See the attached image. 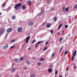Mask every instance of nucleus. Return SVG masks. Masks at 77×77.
<instances>
[{
    "label": "nucleus",
    "mask_w": 77,
    "mask_h": 77,
    "mask_svg": "<svg viewBox=\"0 0 77 77\" xmlns=\"http://www.w3.org/2000/svg\"><path fill=\"white\" fill-rule=\"evenodd\" d=\"M38 44H39L38 42L37 44H36L35 45H38Z\"/></svg>",
    "instance_id": "864d4df0"
},
{
    "label": "nucleus",
    "mask_w": 77,
    "mask_h": 77,
    "mask_svg": "<svg viewBox=\"0 0 77 77\" xmlns=\"http://www.w3.org/2000/svg\"><path fill=\"white\" fill-rule=\"evenodd\" d=\"M54 8H52L51 10V11H54Z\"/></svg>",
    "instance_id": "79ce46f5"
},
{
    "label": "nucleus",
    "mask_w": 77,
    "mask_h": 77,
    "mask_svg": "<svg viewBox=\"0 0 77 77\" xmlns=\"http://www.w3.org/2000/svg\"><path fill=\"white\" fill-rule=\"evenodd\" d=\"M51 32L52 34H53V30L52 29L51 30Z\"/></svg>",
    "instance_id": "f704fd0d"
},
{
    "label": "nucleus",
    "mask_w": 77,
    "mask_h": 77,
    "mask_svg": "<svg viewBox=\"0 0 77 77\" xmlns=\"http://www.w3.org/2000/svg\"><path fill=\"white\" fill-rule=\"evenodd\" d=\"M73 8H76V9H77V5H76L75 6H74V7H73Z\"/></svg>",
    "instance_id": "c85d7f7f"
},
{
    "label": "nucleus",
    "mask_w": 77,
    "mask_h": 77,
    "mask_svg": "<svg viewBox=\"0 0 77 77\" xmlns=\"http://www.w3.org/2000/svg\"><path fill=\"white\" fill-rule=\"evenodd\" d=\"M69 10V9H68V8H66V11H68Z\"/></svg>",
    "instance_id": "4c0bfd02"
},
{
    "label": "nucleus",
    "mask_w": 77,
    "mask_h": 77,
    "mask_svg": "<svg viewBox=\"0 0 77 77\" xmlns=\"http://www.w3.org/2000/svg\"><path fill=\"white\" fill-rule=\"evenodd\" d=\"M55 52H53L52 54L51 57H54L55 56Z\"/></svg>",
    "instance_id": "ddd939ff"
},
{
    "label": "nucleus",
    "mask_w": 77,
    "mask_h": 77,
    "mask_svg": "<svg viewBox=\"0 0 77 77\" xmlns=\"http://www.w3.org/2000/svg\"><path fill=\"white\" fill-rule=\"evenodd\" d=\"M37 47V45H36L35 46V48H36Z\"/></svg>",
    "instance_id": "5fc2aeb1"
},
{
    "label": "nucleus",
    "mask_w": 77,
    "mask_h": 77,
    "mask_svg": "<svg viewBox=\"0 0 77 77\" xmlns=\"http://www.w3.org/2000/svg\"><path fill=\"white\" fill-rule=\"evenodd\" d=\"M37 65L38 66H41V63L40 62H38L37 63Z\"/></svg>",
    "instance_id": "4be33fe9"
},
{
    "label": "nucleus",
    "mask_w": 77,
    "mask_h": 77,
    "mask_svg": "<svg viewBox=\"0 0 77 77\" xmlns=\"http://www.w3.org/2000/svg\"><path fill=\"white\" fill-rule=\"evenodd\" d=\"M2 13H0V15H2Z\"/></svg>",
    "instance_id": "6e6d98bb"
},
{
    "label": "nucleus",
    "mask_w": 77,
    "mask_h": 77,
    "mask_svg": "<svg viewBox=\"0 0 77 77\" xmlns=\"http://www.w3.org/2000/svg\"><path fill=\"white\" fill-rule=\"evenodd\" d=\"M60 33V32H58L57 33V35H59V34Z\"/></svg>",
    "instance_id": "09e8293b"
},
{
    "label": "nucleus",
    "mask_w": 77,
    "mask_h": 77,
    "mask_svg": "<svg viewBox=\"0 0 77 77\" xmlns=\"http://www.w3.org/2000/svg\"><path fill=\"white\" fill-rule=\"evenodd\" d=\"M38 42V44H40V43H41L42 42H43V41H40V42Z\"/></svg>",
    "instance_id": "58836bf2"
},
{
    "label": "nucleus",
    "mask_w": 77,
    "mask_h": 77,
    "mask_svg": "<svg viewBox=\"0 0 77 77\" xmlns=\"http://www.w3.org/2000/svg\"><path fill=\"white\" fill-rule=\"evenodd\" d=\"M19 1H21L22 0H19Z\"/></svg>",
    "instance_id": "680f3d73"
},
{
    "label": "nucleus",
    "mask_w": 77,
    "mask_h": 77,
    "mask_svg": "<svg viewBox=\"0 0 77 77\" xmlns=\"http://www.w3.org/2000/svg\"><path fill=\"white\" fill-rule=\"evenodd\" d=\"M26 63H27L28 65H29L30 64V61H29L28 60H26Z\"/></svg>",
    "instance_id": "4468645a"
},
{
    "label": "nucleus",
    "mask_w": 77,
    "mask_h": 77,
    "mask_svg": "<svg viewBox=\"0 0 77 77\" xmlns=\"http://www.w3.org/2000/svg\"><path fill=\"white\" fill-rule=\"evenodd\" d=\"M30 38V36L27 37L26 38V40H29Z\"/></svg>",
    "instance_id": "a211bd4d"
},
{
    "label": "nucleus",
    "mask_w": 77,
    "mask_h": 77,
    "mask_svg": "<svg viewBox=\"0 0 77 77\" xmlns=\"http://www.w3.org/2000/svg\"><path fill=\"white\" fill-rule=\"evenodd\" d=\"M33 59L34 60V59H35V58L33 57Z\"/></svg>",
    "instance_id": "13d9d810"
},
{
    "label": "nucleus",
    "mask_w": 77,
    "mask_h": 77,
    "mask_svg": "<svg viewBox=\"0 0 77 77\" xmlns=\"http://www.w3.org/2000/svg\"><path fill=\"white\" fill-rule=\"evenodd\" d=\"M64 32V31H63V30H62V34L63 35V33Z\"/></svg>",
    "instance_id": "a18cd8bd"
},
{
    "label": "nucleus",
    "mask_w": 77,
    "mask_h": 77,
    "mask_svg": "<svg viewBox=\"0 0 77 77\" xmlns=\"http://www.w3.org/2000/svg\"><path fill=\"white\" fill-rule=\"evenodd\" d=\"M59 77H62V75H60Z\"/></svg>",
    "instance_id": "3c124183"
},
{
    "label": "nucleus",
    "mask_w": 77,
    "mask_h": 77,
    "mask_svg": "<svg viewBox=\"0 0 77 77\" xmlns=\"http://www.w3.org/2000/svg\"><path fill=\"white\" fill-rule=\"evenodd\" d=\"M21 6V4L20 3H19L18 4H16L14 7V8L15 9H18V7H20Z\"/></svg>",
    "instance_id": "7ed1b4c3"
},
{
    "label": "nucleus",
    "mask_w": 77,
    "mask_h": 77,
    "mask_svg": "<svg viewBox=\"0 0 77 77\" xmlns=\"http://www.w3.org/2000/svg\"><path fill=\"white\" fill-rule=\"evenodd\" d=\"M8 45H5V46H4V47H3V48L4 49H6L7 48H8Z\"/></svg>",
    "instance_id": "1a4fd4ad"
},
{
    "label": "nucleus",
    "mask_w": 77,
    "mask_h": 77,
    "mask_svg": "<svg viewBox=\"0 0 77 77\" xmlns=\"http://www.w3.org/2000/svg\"><path fill=\"white\" fill-rule=\"evenodd\" d=\"M45 24V23H44L42 24V26H44Z\"/></svg>",
    "instance_id": "de8ad7c7"
},
{
    "label": "nucleus",
    "mask_w": 77,
    "mask_h": 77,
    "mask_svg": "<svg viewBox=\"0 0 77 77\" xmlns=\"http://www.w3.org/2000/svg\"><path fill=\"white\" fill-rule=\"evenodd\" d=\"M28 50H30V47L28 49Z\"/></svg>",
    "instance_id": "8fccbe9b"
},
{
    "label": "nucleus",
    "mask_w": 77,
    "mask_h": 77,
    "mask_svg": "<svg viewBox=\"0 0 77 77\" xmlns=\"http://www.w3.org/2000/svg\"><path fill=\"white\" fill-rule=\"evenodd\" d=\"M15 39H13L11 41V42H15Z\"/></svg>",
    "instance_id": "473e14b6"
},
{
    "label": "nucleus",
    "mask_w": 77,
    "mask_h": 77,
    "mask_svg": "<svg viewBox=\"0 0 77 77\" xmlns=\"http://www.w3.org/2000/svg\"><path fill=\"white\" fill-rule=\"evenodd\" d=\"M68 70V69H66V71H67Z\"/></svg>",
    "instance_id": "4d7b16f0"
},
{
    "label": "nucleus",
    "mask_w": 77,
    "mask_h": 77,
    "mask_svg": "<svg viewBox=\"0 0 77 77\" xmlns=\"http://www.w3.org/2000/svg\"><path fill=\"white\" fill-rule=\"evenodd\" d=\"M57 72L58 71H56L55 72V74H57Z\"/></svg>",
    "instance_id": "a19ab883"
},
{
    "label": "nucleus",
    "mask_w": 77,
    "mask_h": 77,
    "mask_svg": "<svg viewBox=\"0 0 77 77\" xmlns=\"http://www.w3.org/2000/svg\"><path fill=\"white\" fill-rule=\"evenodd\" d=\"M36 42V40H34L33 41L32 43H31V44H33L34 42Z\"/></svg>",
    "instance_id": "bb28decb"
},
{
    "label": "nucleus",
    "mask_w": 77,
    "mask_h": 77,
    "mask_svg": "<svg viewBox=\"0 0 77 77\" xmlns=\"http://www.w3.org/2000/svg\"><path fill=\"white\" fill-rule=\"evenodd\" d=\"M5 4H2V7H5Z\"/></svg>",
    "instance_id": "37998d69"
},
{
    "label": "nucleus",
    "mask_w": 77,
    "mask_h": 77,
    "mask_svg": "<svg viewBox=\"0 0 77 77\" xmlns=\"http://www.w3.org/2000/svg\"><path fill=\"white\" fill-rule=\"evenodd\" d=\"M40 61H44V59L43 58H40Z\"/></svg>",
    "instance_id": "cd10ccee"
},
{
    "label": "nucleus",
    "mask_w": 77,
    "mask_h": 77,
    "mask_svg": "<svg viewBox=\"0 0 77 77\" xmlns=\"http://www.w3.org/2000/svg\"><path fill=\"white\" fill-rule=\"evenodd\" d=\"M27 67H25V69L26 70V69H27Z\"/></svg>",
    "instance_id": "603ef678"
},
{
    "label": "nucleus",
    "mask_w": 77,
    "mask_h": 77,
    "mask_svg": "<svg viewBox=\"0 0 77 77\" xmlns=\"http://www.w3.org/2000/svg\"><path fill=\"white\" fill-rule=\"evenodd\" d=\"M63 48V47H61V48L60 49V52L62 51V50Z\"/></svg>",
    "instance_id": "72a5a7b5"
},
{
    "label": "nucleus",
    "mask_w": 77,
    "mask_h": 77,
    "mask_svg": "<svg viewBox=\"0 0 77 77\" xmlns=\"http://www.w3.org/2000/svg\"><path fill=\"white\" fill-rule=\"evenodd\" d=\"M12 18L13 20H15V18H16V17H15V16L13 15L12 17Z\"/></svg>",
    "instance_id": "2eb2a0df"
},
{
    "label": "nucleus",
    "mask_w": 77,
    "mask_h": 77,
    "mask_svg": "<svg viewBox=\"0 0 77 77\" xmlns=\"http://www.w3.org/2000/svg\"><path fill=\"white\" fill-rule=\"evenodd\" d=\"M76 53L77 51L75 50L73 53L72 56V61H73L74 59V57L75 56V55H76Z\"/></svg>",
    "instance_id": "f257e3e1"
},
{
    "label": "nucleus",
    "mask_w": 77,
    "mask_h": 77,
    "mask_svg": "<svg viewBox=\"0 0 77 77\" xmlns=\"http://www.w3.org/2000/svg\"><path fill=\"white\" fill-rule=\"evenodd\" d=\"M65 28H67V27H68V25H66L65 26Z\"/></svg>",
    "instance_id": "e433bc0d"
},
{
    "label": "nucleus",
    "mask_w": 77,
    "mask_h": 77,
    "mask_svg": "<svg viewBox=\"0 0 77 77\" xmlns=\"http://www.w3.org/2000/svg\"><path fill=\"white\" fill-rule=\"evenodd\" d=\"M51 0H47V2H48V3L49 4H50V1H51Z\"/></svg>",
    "instance_id": "c9c22d12"
},
{
    "label": "nucleus",
    "mask_w": 77,
    "mask_h": 77,
    "mask_svg": "<svg viewBox=\"0 0 77 77\" xmlns=\"http://www.w3.org/2000/svg\"><path fill=\"white\" fill-rule=\"evenodd\" d=\"M15 68H13L11 70V72H14L15 71Z\"/></svg>",
    "instance_id": "6ab92c4d"
},
{
    "label": "nucleus",
    "mask_w": 77,
    "mask_h": 77,
    "mask_svg": "<svg viewBox=\"0 0 77 77\" xmlns=\"http://www.w3.org/2000/svg\"><path fill=\"white\" fill-rule=\"evenodd\" d=\"M57 17H54V21H57Z\"/></svg>",
    "instance_id": "f3484780"
},
{
    "label": "nucleus",
    "mask_w": 77,
    "mask_h": 77,
    "mask_svg": "<svg viewBox=\"0 0 77 77\" xmlns=\"http://www.w3.org/2000/svg\"><path fill=\"white\" fill-rule=\"evenodd\" d=\"M27 3L30 6L31 5V4L32 3V2L30 1H28Z\"/></svg>",
    "instance_id": "0eeeda50"
},
{
    "label": "nucleus",
    "mask_w": 77,
    "mask_h": 77,
    "mask_svg": "<svg viewBox=\"0 0 77 77\" xmlns=\"http://www.w3.org/2000/svg\"><path fill=\"white\" fill-rule=\"evenodd\" d=\"M5 32V28L0 29V35H2Z\"/></svg>",
    "instance_id": "f03ea898"
},
{
    "label": "nucleus",
    "mask_w": 77,
    "mask_h": 77,
    "mask_svg": "<svg viewBox=\"0 0 77 77\" xmlns=\"http://www.w3.org/2000/svg\"><path fill=\"white\" fill-rule=\"evenodd\" d=\"M22 8L23 9V10H24L26 8V6L25 5H23L22 6Z\"/></svg>",
    "instance_id": "dca6fc26"
},
{
    "label": "nucleus",
    "mask_w": 77,
    "mask_h": 77,
    "mask_svg": "<svg viewBox=\"0 0 77 77\" xmlns=\"http://www.w3.org/2000/svg\"><path fill=\"white\" fill-rule=\"evenodd\" d=\"M44 10H42L41 11V13L39 14V15H42L43 14H44Z\"/></svg>",
    "instance_id": "9d476101"
},
{
    "label": "nucleus",
    "mask_w": 77,
    "mask_h": 77,
    "mask_svg": "<svg viewBox=\"0 0 77 77\" xmlns=\"http://www.w3.org/2000/svg\"><path fill=\"white\" fill-rule=\"evenodd\" d=\"M62 11L63 12H64V13L66 12V8L65 7L63 8L62 9Z\"/></svg>",
    "instance_id": "6e6552de"
},
{
    "label": "nucleus",
    "mask_w": 77,
    "mask_h": 77,
    "mask_svg": "<svg viewBox=\"0 0 77 77\" xmlns=\"http://www.w3.org/2000/svg\"><path fill=\"white\" fill-rule=\"evenodd\" d=\"M48 43H49L48 42L45 43V45H47V44H48Z\"/></svg>",
    "instance_id": "c03bdc74"
},
{
    "label": "nucleus",
    "mask_w": 77,
    "mask_h": 77,
    "mask_svg": "<svg viewBox=\"0 0 77 77\" xmlns=\"http://www.w3.org/2000/svg\"><path fill=\"white\" fill-rule=\"evenodd\" d=\"M20 61H22V60H24V58H23V57H21L20 59Z\"/></svg>",
    "instance_id": "aec40b11"
},
{
    "label": "nucleus",
    "mask_w": 77,
    "mask_h": 77,
    "mask_svg": "<svg viewBox=\"0 0 77 77\" xmlns=\"http://www.w3.org/2000/svg\"><path fill=\"white\" fill-rule=\"evenodd\" d=\"M33 23L32 22H30L28 24V26H33Z\"/></svg>",
    "instance_id": "423d86ee"
},
{
    "label": "nucleus",
    "mask_w": 77,
    "mask_h": 77,
    "mask_svg": "<svg viewBox=\"0 0 77 77\" xmlns=\"http://www.w3.org/2000/svg\"><path fill=\"white\" fill-rule=\"evenodd\" d=\"M62 39H63V38H60V42H61V41H62Z\"/></svg>",
    "instance_id": "a878e982"
},
{
    "label": "nucleus",
    "mask_w": 77,
    "mask_h": 77,
    "mask_svg": "<svg viewBox=\"0 0 77 77\" xmlns=\"http://www.w3.org/2000/svg\"><path fill=\"white\" fill-rule=\"evenodd\" d=\"M48 71L49 73H50V72H52V69L49 68L48 69Z\"/></svg>",
    "instance_id": "9b49d317"
},
{
    "label": "nucleus",
    "mask_w": 77,
    "mask_h": 77,
    "mask_svg": "<svg viewBox=\"0 0 77 77\" xmlns=\"http://www.w3.org/2000/svg\"><path fill=\"white\" fill-rule=\"evenodd\" d=\"M15 47V46L13 45V46L11 47L10 48V49H11V48H14V47Z\"/></svg>",
    "instance_id": "7c9ffc66"
},
{
    "label": "nucleus",
    "mask_w": 77,
    "mask_h": 77,
    "mask_svg": "<svg viewBox=\"0 0 77 77\" xmlns=\"http://www.w3.org/2000/svg\"><path fill=\"white\" fill-rule=\"evenodd\" d=\"M62 24H60L58 26V29H60V28L61 27H62Z\"/></svg>",
    "instance_id": "412c9836"
},
{
    "label": "nucleus",
    "mask_w": 77,
    "mask_h": 77,
    "mask_svg": "<svg viewBox=\"0 0 77 77\" xmlns=\"http://www.w3.org/2000/svg\"><path fill=\"white\" fill-rule=\"evenodd\" d=\"M69 36H70V34H69Z\"/></svg>",
    "instance_id": "052dcab7"
},
{
    "label": "nucleus",
    "mask_w": 77,
    "mask_h": 77,
    "mask_svg": "<svg viewBox=\"0 0 77 77\" xmlns=\"http://www.w3.org/2000/svg\"><path fill=\"white\" fill-rule=\"evenodd\" d=\"M26 40V43H28V42H29V40Z\"/></svg>",
    "instance_id": "ea45409f"
},
{
    "label": "nucleus",
    "mask_w": 77,
    "mask_h": 77,
    "mask_svg": "<svg viewBox=\"0 0 77 77\" xmlns=\"http://www.w3.org/2000/svg\"><path fill=\"white\" fill-rule=\"evenodd\" d=\"M31 77H35V74H33L31 75Z\"/></svg>",
    "instance_id": "393cba45"
},
{
    "label": "nucleus",
    "mask_w": 77,
    "mask_h": 77,
    "mask_svg": "<svg viewBox=\"0 0 77 77\" xmlns=\"http://www.w3.org/2000/svg\"><path fill=\"white\" fill-rule=\"evenodd\" d=\"M23 30V28L21 27H19L17 29V31L19 33H20Z\"/></svg>",
    "instance_id": "20e7f679"
},
{
    "label": "nucleus",
    "mask_w": 77,
    "mask_h": 77,
    "mask_svg": "<svg viewBox=\"0 0 77 77\" xmlns=\"http://www.w3.org/2000/svg\"><path fill=\"white\" fill-rule=\"evenodd\" d=\"M51 26V24L50 23H48L47 24V28H49V27H50Z\"/></svg>",
    "instance_id": "f8f14e48"
},
{
    "label": "nucleus",
    "mask_w": 77,
    "mask_h": 77,
    "mask_svg": "<svg viewBox=\"0 0 77 77\" xmlns=\"http://www.w3.org/2000/svg\"><path fill=\"white\" fill-rule=\"evenodd\" d=\"M12 30V28H10L7 29V32L8 33H10Z\"/></svg>",
    "instance_id": "39448f33"
},
{
    "label": "nucleus",
    "mask_w": 77,
    "mask_h": 77,
    "mask_svg": "<svg viewBox=\"0 0 77 77\" xmlns=\"http://www.w3.org/2000/svg\"><path fill=\"white\" fill-rule=\"evenodd\" d=\"M14 62H18V59H15Z\"/></svg>",
    "instance_id": "c756f323"
},
{
    "label": "nucleus",
    "mask_w": 77,
    "mask_h": 77,
    "mask_svg": "<svg viewBox=\"0 0 77 77\" xmlns=\"http://www.w3.org/2000/svg\"><path fill=\"white\" fill-rule=\"evenodd\" d=\"M74 69H76V67H75V65L74 66Z\"/></svg>",
    "instance_id": "49530a36"
},
{
    "label": "nucleus",
    "mask_w": 77,
    "mask_h": 77,
    "mask_svg": "<svg viewBox=\"0 0 77 77\" xmlns=\"http://www.w3.org/2000/svg\"><path fill=\"white\" fill-rule=\"evenodd\" d=\"M11 9V7H9L8 8H7V11H9Z\"/></svg>",
    "instance_id": "5701e85b"
},
{
    "label": "nucleus",
    "mask_w": 77,
    "mask_h": 77,
    "mask_svg": "<svg viewBox=\"0 0 77 77\" xmlns=\"http://www.w3.org/2000/svg\"><path fill=\"white\" fill-rule=\"evenodd\" d=\"M14 66V64H13L12 65V66Z\"/></svg>",
    "instance_id": "bf43d9fd"
},
{
    "label": "nucleus",
    "mask_w": 77,
    "mask_h": 77,
    "mask_svg": "<svg viewBox=\"0 0 77 77\" xmlns=\"http://www.w3.org/2000/svg\"><path fill=\"white\" fill-rule=\"evenodd\" d=\"M68 53V51H66L64 52V54H65V55H66V54H67Z\"/></svg>",
    "instance_id": "b1692460"
},
{
    "label": "nucleus",
    "mask_w": 77,
    "mask_h": 77,
    "mask_svg": "<svg viewBox=\"0 0 77 77\" xmlns=\"http://www.w3.org/2000/svg\"><path fill=\"white\" fill-rule=\"evenodd\" d=\"M47 47H45L44 48L43 50H44V51L46 50H47Z\"/></svg>",
    "instance_id": "2f4dec72"
}]
</instances>
